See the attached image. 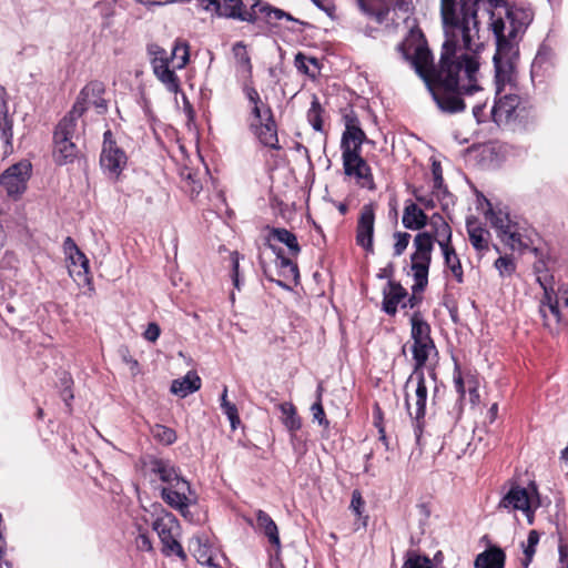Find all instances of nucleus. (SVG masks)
Returning a JSON list of instances; mask_svg holds the SVG:
<instances>
[{"label":"nucleus","instance_id":"58836bf2","mask_svg":"<svg viewBox=\"0 0 568 568\" xmlns=\"http://www.w3.org/2000/svg\"><path fill=\"white\" fill-rule=\"evenodd\" d=\"M189 550L201 565L213 560L212 548L201 536H194L189 541Z\"/></svg>","mask_w":568,"mask_h":568},{"label":"nucleus","instance_id":"1a4fd4ad","mask_svg":"<svg viewBox=\"0 0 568 568\" xmlns=\"http://www.w3.org/2000/svg\"><path fill=\"white\" fill-rule=\"evenodd\" d=\"M344 175L361 187L368 191H376L373 170L368 162L362 156V151H348L342 153Z\"/></svg>","mask_w":568,"mask_h":568},{"label":"nucleus","instance_id":"b1692460","mask_svg":"<svg viewBox=\"0 0 568 568\" xmlns=\"http://www.w3.org/2000/svg\"><path fill=\"white\" fill-rule=\"evenodd\" d=\"M511 124L516 128L526 129L536 121V110L527 94L519 95V103L515 108Z\"/></svg>","mask_w":568,"mask_h":568},{"label":"nucleus","instance_id":"393cba45","mask_svg":"<svg viewBox=\"0 0 568 568\" xmlns=\"http://www.w3.org/2000/svg\"><path fill=\"white\" fill-rule=\"evenodd\" d=\"M256 530L263 534L272 547L276 550L281 548V538L278 527L272 517L264 510L258 509L255 511Z\"/></svg>","mask_w":568,"mask_h":568},{"label":"nucleus","instance_id":"49530a36","mask_svg":"<svg viewBox=\"0 0 568 568\" xmlns=\"http://www.w3.org/2000/svg\"><path fill=\"white\" fill-rule=\"evenodd\" d=\"M419 281L414 280V284L412 286V295L408 294L407 298L402 303V308L409 307L412 310L418 308L419 305L423 302L422 293L425 291V288L428 285V278L426 277V281H423L422 286H418Z\"/></svg>","mask_w":568,"mask_h":568},{"label":"nucleus","instance_id":"9b49d317","mask_svg":"<svg viewBox=\"0 0 568 568\" xmlns=\"http://www.w3.org/2000/svg\"><path fill=\"white\" fill-rule=\"evenodd\" d=\"M491 225L497 230L500 240L513 251L529 247L528 239L519 233L518 224L513 222L509 213L503 210L489 209L487 212Z\"/></svg>","mask_w":568,"mask_h":568},{"label":"nucleus","instance_id":"5701e85b","mask_svg":"<svg viewBox=\"0 0 568 568\" xmlns=\"http://www.w3.org/2000/svg\"><path fill=\"white\" fill-rule=\"evenodd\" d=\"M506 21L505 38L511 43L519 32H523L529 23L528 17L524 10L505 8Z\"/></svg>","mask_w":568,"mask_h":568},{"label":"nucleus","instance_id":"c9c22d12","mask_svg":"<svg viewBox=\"0 0 568 568\" xmlns=\"http://www.w3.org/2000/svg\"><path fill=\"white\" fill-rule=\"evenodd\" d=\"M277 408L282 413L281 420L283 425L292 435L302 428V418L297 414V409L293 403H281L277 405Z\"/></svg>","mask_w":568,"mask_h":568},{"label":"nucleus","instance_id":"4468645a","mask_svg":"<svg viewBox=\"0 0 568 568\" xmlns=\"http://www.w3.org/2000/svg\"><path fill=\"white\" fill-rule=\"evenodd\" d=\"M63 251L67 255V261L69 262L68 270L70 276L81 280L83 284L89 286V291L93 293L94 286L92 283L89 260L71 236L65 237L63 242Z\"/></svg>","mask_w":568,"mask_h":568},{"label":"nucleus","instance_id":"37998d69","mask_svg":"<svg viewBox=\"0 0 568 568\" xmlns=\"http://www.w3.org/2000/svg\"><path fill=\"white\" fill-rule=\"evenodd\" d=\"M174 62V69H184L190 62V44L187 41L178 38L174 41L172 52L170 55V62Z\"/></svg>","mask_w":568,"mask_h":568},{"label":"nucleus","instance_id":"7c9ffc66","mask_svg":"<svg viewBox=\"0 0 568 568\" xmlns=\"http://www.w3.org/2000/svg\"><path fill=\"white\" fill-rule=\"evenodd\" d=\"M439 247L444 256L445 267L450 271L454 280L458 284H463L465 282L464 268L460 258L453 245V242L448 244H442Z\"/></svg>","mask_w":568,"mask_h":568},{"label":"nucleus","instance_id":"e2e57ef3","mask_svg":"<svg viewBox=\"0 0 568 568\" xmlns=\"http://www.w3.org/2000/svg\"><path fill=\"white\" fill-rule=\"evenodd\" d=\"M161 328L158 323L151 322L148 324L146 329L143 333V337L149 342H156L160 337Z\"/></svg>","mask_w":568,"mask_h":568},{"label":"nucleus","instance_id":"39448f33","mask_svg":"<svg viewBox=\"0 0 568 568\" xmlns=\"http://www.w3.org/2000/svg\"><path fill=\"white\" fill-rule=\"evenodd\" d=\"M534 270L536 280L544 290V296L540 300L539 313L544 320V326L549 331L558 327L560 315L558 312V296H552L555 277L546 268L542 261L535 263Z\"/></svg>","mask_w":568,"mask_h":568},{"label":"nucleus","instance_id":"774afa93","mask_svg":"<svg viewBox=\"0 0 568 568\" xmlns=\"http://www.w3.org/2000/svg\"><path fill=\"white\" fill-rule=\"evenodd\" d=\"M60 397L62 398L65 406L68 407V412L71 413L72 412L71 402L74 398L73 388H61Z\"/></svg>","mask_w":568,"mask_h":568},{"label":"nucleus","instance_id":"603ef678","mask_svg":"<svg viewBox=\"0 0 568 568\" xmlns=\"http://www.w3.org/2000/svg\"><path fill=\"white\" fill-rule=\"evenodd\" d=\"M495 267L498 270L500 276H510L516 271V263L511 256H500L495 261Z\"/></svg>","mask_w":568,"mask_h":568},{"label":"nucleus","instance_id":"aec40b11","mask_svg":"<svg viewBox=\"0 0 568 568\" xmlns=\"http://www.w3.org/2000/svg\"><path fill=\"white\" fill-rule=\"evenodd\" d=\"M536 500V493L534 495L527 488L519 485H513L507 494L500 499L498 508L508 510H527L528 506Z\"/></svg>","mask_w":568,"mask_h":568},{"label":"nucleus","instance_id":"f704fd0d","mask_svg":"<svg viewBox=\"0 0 568 568\" xmlns=\"http://www.w3.org/2000/svg\"><path fill=\"white\" fill-rule=\"evenodd\" d=\"M243 93L250 104L247 118L260 116L266 113V110L273 111L272 106L267 102H264L262 100L261 94L258 93L255 87L251 84H245L243 87Z\"/></svg>","mask_w":568,"mask_h":568},{"label":"nucleus","instance_id":"473e14b6","mask_svg":"<svg viewBox=\"0 0 568 568\" xmlns=\"http://www.w3.org/2000/svg\"><path fill=\"white\" fill-rule=\"evenodd\" d=\"M427 40L420 30H410L405 39L398 43L397 51L402 54L405 61H409L416 48L423 47Z\"/></svg>","mask_w":568,"mask_h":568},{"label":"nucleus","instance_id":"4c0bfd02","mask_svg":"<svg viewBox=\"0 0 568 568\" xmlns=\"http://www.w3.org/2000/svg\"><path fill=\"white\" fill-rule=\"evenodd\" d=\"M467 232L470 244L479 254H484L489 250L490 233L486 229L468 222Z\"/></svg>","mask_w":568,"mask_h":568},{"label":"nucleus","instance_id":"680f3d73","mask_svg":"<svg viewBox=\"0 0 568 568\" xmlns=\"http://www.w3.org/2000/svg\"><path fill=\"white\" fill-rule=\"evenodd\" d=\"M531 487H532V490L536 493V500L528 506L527 510H521L525 514V516L527 517V521L529 525L534 524L535 513L540 507V499H539V495L537 491V487L535 485H532Z\"/></svg>","mask_w":568,"mask_h":568},{"label":"nucleus","instance_id":"2f4dec72","mask_svg":"<svg viewBox=\"0 0 568 568\" xmlns=\"http://www.w3.org/2000/svg\"><path fill=\"white\" fill-rule=\"evenodd\" d=\"M432 351H436L434 339L413 343L412 353L414 359V368L410 375H425L424 367L426 366Z\"/></svg>","mask_w":568,"mask_h":568},{"label":"nucleus","instance_id":"f3484780","mask_svg":"<svg viewBox=\"0 0 568 568\" xmlns=\"http://www.w3.org/2000/svg\"><path fill=\"white\" fill-rule=\"evenodd\" d=\"M520 90H506L501 94H496L495 104L491 110V116L494 122L498 125H510L511 119H514V112L516 105L519 103Z\"/></svg>","mask_w":568,"mask_h":568},{"label":"nucleus","instance_id":"c756f323","mask_svg":"<svg viewBox=\"0 0 568 568\" xmlns=\"http://www.w3.org/2000/svg\"><path fill=\"white\" fill-rule=\"evenodd\" d=\"M151 68L155 78L166 88L169 92L176 94L181 91L180 78L175 73V69L170 68V62L161 63L158 65L154 63V67Z\"/></svg>","mask_w":568,"mask_h":568},{"label":"nucleus","instance_id":"4be33fe9","mask_svg":"<svg viewBox=\"0 0 568 568\" xmlns=\"http://www.w3.org/2000/svg\"><path fill=\"white\" fill-rule=\"evenodd\" d=\"M268 247L273 251V253L276 256L275 262L278 268V277L297 284L300 278V271L297 264L291 258L290 255H285L284 251L281 247L274 244H268Z\"/></svg>","mask_w":568,"mask_h":568},{"label":"nucleus","instance_id":"7ed1b4c3","mask_svg":"<svg viewBox=\"0 0 568 568\" xmlns=\"http://www.w3.org/2000/svg\"><path fill=\"white\" fill-rule=\"evenodd\" d=\"M428 388L425 375H409L404 385V402L406 410L413 420L414 433L418 442L426 425V404Z\"/></svg>","mask_w":568,"mask_h":568},{"label":"nucleus","instance_id":"e433bc0d","mask_svg":"<svg viewBox=\"0 0 568 568\" xmlns=\"http://www.w3.org/2000/svg\"><path fill=\"white\" fill-rule=\"evenodd\" d=\"M410 335L414 343L433 341L430 336V325L424 320L420 311L416 310L413 312V314L410 315Z\"/></svg>","mask_w":568,"mask_h":568},{"label":"nucleus","instance_id":"13d9d810","mask_svg":"<svg viewBox=\"0 0 568 568\" xmlns=\"http://www.w3.org/2000/svg\"><path fill=\"white\" fill-rule=\"evenodd\" d=\"M454 363H455V365H454V385H455L456 392L459 395V398L463 399L466 394L465 381H464V377L462 374L460 364L458 363V361L455 357H454Z\"/></svg>","mask_w":568,"mask_h":568},{"label":"nucleus","instance_id":"bb28decb","mask_svg":"<svg viewBox=\"0 0 568 568\" xmlns=\"http://www.w3.org/2000/svg\"><path fill=\"white\" fill-rule=\"evenodd\" d=\"M430 231H427L430 237H433L436 243L442 246V244L452 243L453 231L448 222L440 213H434L430 217H428V223Z\"/></svg>","mask_w":568,"mask_h":568},{"label":"nucleus","instance_id":"a18cd8bd","mask_svg":"<svg viewBox=\"0 0 568 568\" xmlns=\"http://www.w3.org/2000/svg\"><path fill=\"white\" fill-rule=\"evenodd\" d=\"M150 432L153 438L164 446H170L178 439L176 432L173 428L162 424H155L151 427Z\"/></svg>","mask_w":568,"mask_h":568},{"label":"nucleus","instance_id":"69168bd1","mask_svg":"<svg viewBox=\"0 0 568 568\" xmlns=\"http://www.w3.org/2000/svg\"><path fill=\"white\" fill-rule=\"evenodd\" d=\"M558 552H559L560 562H562V564L566 562V565H567L568 564V542L561 535H559V539H558Z\"/></svg>","mask_w":568,"mask_h":568},{"label":"nucleus","instance_id":"338daca9","mask_svg":"<svg viewBox=\"0 0 568 568\" xmlns=\"http://www.w3.org/2000/svg\"><path fill=\"white\" fill-rule=\"evenodd\" d=\"M394 274H395V266L390 262L385 267L379 268V271L377 273V277L378 278H387L389 282V281H395Z\"/></svg>","mask_w":568,"mask_h":568},{"label":"nucleus","instance_id":"6e6d98bb","mask_svg":"<svg viewBox=\"0 0 568 568\" xmlns=\"http://www.w3.org/2000/svg\"><path fill=\"white\" fill-rule=\"evenodd\" d=\"M311 412L314 422H317L324 429L329 428V420L326 417L323 403L314 402Z\"/></svg>","mask_w":568,"mask_h":568},{"label":"nucleus","instance_id":"6ab92c4d","mask_svg":"<svg viewBox=\"0 0 568 568\" xmlns=\"http://www.w3.org/2000/svg\"><path fill=\"white\" fill-rule=\"evenodd\" d=\"M382 310L389 316H395L398 306L407 298V290L397 281H389L382 291Z\"/></svg>","mask_w":568,"mask_h":568},{"label":"nucleus","instance_id":"c85d7f7f","mask_svg":"<svg viewBox=\"0 0 568 568\" xmlns=\"http://www.w3.org/2000/svg\"><path fill=\"white\" fill-rule=\"evenodd\" d=\"M506 554L498 546H489L478 554L475 559V568H505Z\"/></svg>","mask_w":568,"mask_h":568},{"label":"nucleus","instance_id":"f8f14e48","mask_svg":"<svg viewBox=\"0 0 568 568\" xmlns=\"http://www.w3.org/2000/svg\"><path fill=\"white\" fill-rule=\"evenodd\" d=\"M435 242L426 231L417 233L414 237L413 245L415 251L410 255V268L414 280L419 281V287L423 281H426V277L428 278Z\"/></svg>","mask_w":568,"mask_h":568},{"label":"nucleus","instance_id":"72a5a7b5","mask_svg":"<svg viewBox=\"0 0 568 568\" xmlns=\"http://www.w3.org/2000/svg\"><path fill=\"white\" fill-rule=\"evenodd\" d=\"M201 378L195 372H189L183 378L174 379L171 385V392L181 397H185L201 388Z\"/></svg>","mask_w":568,"mask_h":568},{"label":"nucleus","instance_id":"f03ea898","mask_svg":"<svg viewBox=\"0 0 568 568\" xmlns=\"http://www.w3.org/2000/svg\"><path fill=\"white\" fill-rule=\"evenodd\" d=\"M501 0L490 11H480V14H486L489 18V26L497 40V50L494 54L495 67V83L496 94L499 95L508 90L518 91L516 81V61L518 60V52L514 50L513 43L505 38V23L500 14L494 11L499 7Z\"/></svg>","mask_w":568,"mask_h":568},{"label":"nucleus","instance_id":"f257e3e1","mask_svg":"<svg viewBox=\"0 0 568 568\" xmlns=\"http://www.w3.org/2000/svg\"><path fill=\"white\" fill-rule=\"evenodd\" d=\"M499 0H440L445 33L437 65L428 43L416 48L408 62L423 79L438 108L447 113L463 112L464 95H473L479 84L480 11H490Z\"/></svg>","mask_w":568,"mask_h":568},{"label":"nucleus","instance_id":"79ce46f5","mask_svg":"<svg viewBox=\"0 0 568 568\" xmlns=\"http://www.w3.org/2000/svg\"><path fill=\"white\" fill-rule=\"evenodd\" d=\"M13 116L7 112L0 114V140L3 142V152L13 151Z\"/></svg>","mask_w":568,"mask_h":568},{"label":"nucleus","instance_id":"dca6fc26","mask_svg":"<svg viewBox=\"0 0 568 568\" xmlns=\"http://www.w3.org/2000/svg\"><path fill=\"white\" fill-rule=\"evenodd\" d=\"M345 130L341 139L342 153L348 151H362V145L367 136L361 126L359 119L354 110H349L343 114Z\"/></svg>","mask_w":568,"mask_h":568},{"label":"nucleus","instance_id":"4d7b16f0","mask_svg":"<svg viewBox=\"0 0 568 568\" xmlns=\"http://www.w3.org/2000/svg\"><path fill=\"white\" fill-rule=\"evenodd\" d=\"M394 255L400 256L408 246L410 234L407 232H395Z\"/></svg>","mask_w":568,"mask_h":568},{"label":"nucleus","instance_id":"c03bdc74","mask_svg":"<svg viewBox=\"0 0 568 568\" xmlns=\"http://www.w3.org/2000/svg\"><path fill=\"white\" fill-rule=\"evenodd\" d=\"M232 52L235 58L236 65L240 70H242L248 77L252 75L253 65L251 62V57L247 52L246 44L243 41H239L233 44Z\"/></svg>","mask_w":568,"mask_h":568},{"label":"nucleus","instance_id":"412c9836","mask_svg":"<svg viewBox=\"0 0 568 568\" xmlns=\"http://www.w3.org/2000/svg\"><path fill=\"white\" fill-rule=\"evenodd\" d=\"M190 491L191 486L187 480H178L173 486L163 487L161 497L168 505L183 514L189 506L187 494Z\"/></svg>","mask_w":568,"mask_h":568},{"label":"nucleus","instance_id":"cd10ccee","mask_svg":"<svg viewBox=\"0 0 568 568\" xmlns=\"http://www.w3.org/2000/svg\"><path fill=\"white\" fill-rule=\"evenodd\" d=\"M273 240L286 245L288 255L292 257H297L301 253V245L298 244L297 236L287 229L268 227L266 244H272L271 241Z\"/></svg>","mask_w":568,"mask_h":568},{"label":"nucleus","instance_id":"052dcab7","mask_svg":"<svg viewBox=\"0 0 568 568\" xmlns=\"http://www.w3.org/2000/svg\"><path fill=\"white\" fill-rule=\"evenodd\" d=\"M365 507V500L358 489L353 490L349 508L361 517Z\"/></svg>","mask_w":568,"mask_h":568},{"label":"nucleus","instance_id":"423d86ee","mask_svg":"<svg viewBox=\"0 0 568 568\" xmlns=\"http://www.w3.org/2000/svg\"><path fill=\"white\" fill-rule=\"evenodd\" d=\"M77 120L67 113L54 129L52 156L58 165L72 163L78 158L79 149L72 141L77 130Z\"/></svg>","mask_w":568,"mask_h":568},{"label":"nucleus","instance_id":"ddd939ff","mask_svg":"<svg viewBox=\"0 0 568 568\" xmlns=\"http://www.w3.org/2000/svg\"><path fill=\"white\" fill-rule=\"evenodd\" d=\"M105 93V85L102 81L92 80L88 82L80 91L72 109L68 112V114L73 115V118H81L89 105L94 106L99 113H105L108 110V102L103 98Z\"/></svg>","mask_w":568,"mask_h":568},{"label":"nucleus","instance_id":"6e6552de","mask_svg":"<svg viewBox=\"0 0 568 568\" xmlns=\"http://www.w3.org/2000/svg\"><path fill=\"white\" fill-rule=\"evenodd\" d=\"M153 529L158 532L161 540L162 552L164 556L169 557L175 555L182 561L187 560L186 552L176 539L180 530V523L173 514L165 513L162 516H159L153 521Z\"/></svg>","mask_w":568,"mask_h":568},{"label":"nucleus","instance_id":"9d476101","mask_svg":"<svg viewBox=\"0 0 568 568\" xmlns=\"http://www.w3.org/2000/svg\"><path fill=\"white\" fill-rule=\"evenodd\" d=\"M128 164L125 151L118 144L113 132L108 129L103 133V143L100 154L101 169L113 180H118Z\"/></svg>","mask_w":568,"mask_h":568},{"label":"nucleus","instance_id":"a211bd4d","mask_svg":"<svg viewBox=\"0 0 568 568\" xmlns=\"http://www.w3.org/2000/svg\"><path fill=\"white\" fill-rule=\"evenodd\" d=\"M145 465L152 475L156 476L168 486H173L178 480H185L180 475L179 468L170 459L149 456Z\"/></svg>","mask_w":568,"mask_h":568},{"label":"nucleus","instance_id":"8fccbe9b","mask_svg":"<svg viewBox=\"0 0 568 568\" xmlns=\"http://www.w3.org/2000/svg\"><path fill=\"white\" fill-rule=\"evenodd\" d=\"M146 52L150 57L151 67H154V63L158 65L161 63L170 62V57L168 55L166 50L158 43H149L146 47Z\"/></svg>","mask_w":568,"mask_h":568},{"label":"nucleus","instance_id":"864d4df0","mask_svg":"<svg viewBox=\"0 0 568 568\" xmlns=\"http://www.w3.org/2000/svg\"><path fill=\"white\" fill-rule=\"evenodd\" d=\"M432 174H433V189L436 192L444 190L447 192V189L444 186V176H443V168L439 161L433 160L432 162Z\"/></svg>","mask_w":568,"mask_h":568},{"label":"nucleus","instance_id":"de8ad7c7","mask_svg":"<svg viewBox=\"0 0 568 568\" xmlns=\"http://www.w3.org/2000/svg\"><path fill=\"white\" fill-rule=\"evenodd\" d=\"M540 535L537 530L532 529L528 534L527 544L524 545V558L521 559V566L528 568L532 558L536 554V547L539 542Z\"/></svg>","mask_w":568,"mask_h":568},{"label":"nucleus","instance_id":"5fc2aeb1","mask_svg":"<svg viewBox=\"0 0 568 568\" xmlns=\"http://www.w3.org/2000/svg\"><path fill=\"white\" fill-rule=\"evenodd\" d=\"M230 260H231V265H232L231 277H232L233 286L237 291H241L242 280L240 277V253L237 251L232 252L230 255Z\"/></svg>","mask_w":568,"mask_h":568},{"label":"nucleus","instance_id":"bf43d9fd","mask_svg":"<svg viewBox=\"0 0 568 568\" xmlns=\"http://www.w3.org/2000/svg\"><path fill=\"white\" fill-rule=\"evenodd\" d=\"M221 409L223 414L227 416L232 429H236L241 423L236 405L233 403H225L224 405H221Z\"/></svg>","mask_w":568,"mask_h":568},{"label":"nucleus","instance_id":"20e7f679","mask_svg":"<svg viewBox=\"0 0 568 568\" xmlns=\"http://www.w3.org/2000/svg\"><path fill=\"white\" fill-rule=\"evenodd\" d=\"M246 121L250 132L257 142L271 151L266 159V164L273 170L278 164L280 159V155L275 152L283 150L280 143L278 124L274 111L266 110V113L260 116L247 118Z\"/></svg>","mask_w":568,"mask_h":568},{"label":"nucleus","instance_id":"0eeeda50","mask_svg":"<svg viewBox=\"0 0 568 568\" xmlns=\"http://www.w3.org/2000/svg\"><path fill=\"white\" fill-rule=\"evenodd\" d=\"M32 174V164L28 160H22L10 165L0 174V199L4 201L2 192H6V199L13 202L19 201L28 187V181Z\"/></svg>","mask_w":568,"mask_h":568},{"label":"nucleus","instance_id":"ea45409f","mask_svg":"<svg viewBox=\"0 0 568 568\" xmlns=\"http://www.w3.org/2000/svg\"><path fill=\"white\" fill-rule=\"evenodd\" d=\"M294 64L298 72L306 74L311 79H315L321 72V63L317 58L308 57L303 52H298L294 58Z\"/></svg>","mask_w":568,"mask_h":568},{"label":"nucleus","instance_id":"a19ab883","mask_svg":"<svg viewBox=\"0 0 568 568\" xmlns=\"http://www.w3.org/2000/svg\"><path fill=\"white\" fill-rule=\"evenodd\" d=\"M325 109L322 106L317 95L313 94L311 106L306 112L307 122L316 131L324 133Z\"/></svg>","mask_w":568,"mask_h":568},{"label":"nucleus","instance_id":"09e8293b","mask_svg":"<svg viewBox=\"0 0 568 568\" xmlns=\"http://www.w3.org/2000/svg\"><path fill=\"white\" fill-rule=\"evenodd\" d=\"M403 568H433V561L425 555L408 551Z\"/></svg>","mask_w":568,"mask_h":568},{"label":"nucleus","instance_id":"a878e982","mask_svg":"<svg viewBox=\"0 0 568 568\" xmlns=\"http://www.w3.org/2000/svg\"><path fill=\"white\" fill-rule=\"evenodd\" d=\"M402 223L405 229L420 231L428 223V216L422 207L408 200L405 202Z\"/></svg>","mask_w":568,"mask_h":568},{"label":"nucleus","instance_id":"2eb2a0df","mask_svg":"<svg viewBox=\"0 0 568 568\" xmlns=\"http://www.w3.org/2000/svg\"><path fill=\"white\" fill-rule=\"evenodd\" d=\"M375 212V203L364 204L359 211L356 224V244L367 253H374Z\"/></svg>","mask_w":568,"mask_h":568},{"label":"nucleus","instance_id":"3c124183","mask_svg":"<svg viewBox=\"0 0 568 568\" xmlns=\"http://www.w3.org/2000/svg\"><path fill=\"white\" fill-rule=\"evenodd\" d=\"M552 296H558V312H559V315H560V322H562L564 320V313H562V310H565L568 314V286L567 285H560L557 290L554 288V293H552ZM559 325L558 324V327L554 331H550L551 333H555V332H558L559 329Z\"/></svg>","mask_w":568,"mask_h":568},{"label":"nucleus","instance_id":"0e129e2a","mask_svg":"<svg viewBox=\"0 0 568 568\" xmlns=\"http://www.w3.org/2000/svg\"><path fill=\"white\" fill-rule=\"evenodd\" d=\"M135 546L141 551H152L153 550L151 538L146 532H140L136 536Z\"/></svg>","mask_w":568,"mask_h":568}]
</instances>
